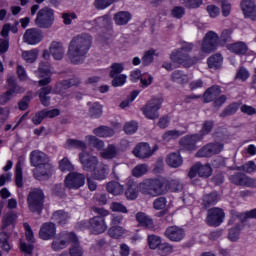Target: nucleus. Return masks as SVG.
Wrapping results in <instances>:
<instances>
[{"label":"nucleus","instance_id":"42","mask_svg":"<svg viewBox=\"0 0 256 256\" xmlns=\"http://www.w3.org/2000/svg\"><path fill=\"white\" fill-rule=\"evenodd\" d=\"M127 233V230L121 226H110L108 230V235L112 237V239H120Z\"/></svg>","mask_w":256,"mask_h":256},{"label":"nucleus","instance_id":"38","mask_svg":"<svg viewBox=\"0 0 256 256\" xmlns=\"http://www.w3.org/2000/svg\"><path fill=\"white\" fill-rule=\"evenodd\" d=\"M218 202H219V195L217 194V192H212L210 194H206L203 196L202 205L203 207L207 208L213 205H217Z\"/></svg>","mask_w":256,"mask_h":256},{"label":"nucleus","instance_id":"61","mask_svg":"<svg viewBox=\"0 0 256 256\" xmlns=\"http://www.w3.org/2000/svg\"><path fill=\"white\" fill-rule=\"evenodd\" d=\"M213 121H205L202 125V129L200 131V133L198 135H200V137H205V135H209V133H211V131H213Z\"/></svg>","mask_w":256,"mask_h":256},{"label":"nucleus","instance_id":"34","mask_svg":"<svg viewBox=\"0 0 256 256\" xmlns=\"http://www.w3.org/2000/svg\"><path fill=\"white\" fill-rule=\"evenodd\" d=\"M106 191L110 193V195L117 197L118 195H123V191H125V189L121 183L117 181H110L106 185Z\"/></svg>","mask_w":256,"mask_h":256},{"label":"nucleus","instance_id":"6","mask_svg":"<svg viewBox=\"0 0 256 256\" xmlns=\"http://www.w3.org/2000/svg\"><path fill=\"white\" fill-rule=\"evenodd\" d=\"M34 23L39 29H51L55 23V10L47 6L41 8L36 14Z\"/></svg>","mask_w":256,"mask_h":256},{"label":"nucleus","instance_id":"43","mask_svg":"<svg viewBox=\"0 0 256 256\" xmlns=\"http://www.w3.org/2000/svg\"><path fill=\"white\" fill-rule=\"evenodd\" d=\"M65 146L66 149H81V151H85V149H87L85 142L77 139H68Z\"/></svg>","mask_w":256,"mask_h":256},{"label":"nucleus","instance_id":"21","mask_svg":"<svg viewBox=\"0 0 256 256\" xmlns=\"http://www.w3.org/2000/svg\"><path fill=\"white\" fill-rule=\"evenodd\" d=\"M164 235L169 239V241L179 243V241H183V239H185V230L178 226H170L166 229Z\"/></svg>","mask_w":256,"mask_h":256},{"label":"nucleus","instance_id":"15","mask_svg":"<svg viewBox=\"0 0 256 256\" xmlns=\"http://www.w3.org/2000/svg\"><path fill=\"white\" fill-rule=\"evenodd\" d=\"M223 143L212 142L202 147L196 154L195 157H213V155H219L223 151Z\"/></svg>","mask_w":256,"mask_h":256},{"label":"nucleus","instance_id":"60","mask_svg":"<svg viewBox=\"0 0 256 256\" xmlns=\"http://www.w3.org/2000/svg\"><path fill=\"white\" fill-rule=\"evenodd\" d=\"M60 83H62L64 90H67V89H71V87H75V85H79L81 83V79L77 77H73L68 80H62L60 81Z\"/></svg>","mask_w":256,"mask_h":256},{"label":"nucleus","instance_id":"52","mask_svg":"<svg viewBox=\"0 0 256 256\" xmlns=\"http://www.w3.org/2000/svg\"><path fill=\"white\" fill-rule=\"evenodd\" d=\"M110 74L109 76L113 79L114 77H119V75H121V73H123V70L125 69V67L123 66L122 63H113L110 66Z\"/></svg>","mask_w":256,"mask_h":256},{"label":"nucleus","instance_id":"44","mask_svg":"<svg viewBox=\"0 0 256 256\" xmlns=\"http://www.w3.org/2000/svg\"><path fill=\"white\" fill-rule=\"evenodd\" d=\"M207 63L210 69H219L223 64V56L221 54H215L208 58Z\"/></svg>","mask_w":256,"mask_h":256},{"label":"nucleus","instance_id":"33","mask_svg":"<svg viewBox=\"0 0 256 256\" xmlns=\"http://www.w3.org/2000/svg\"><path fill=\"white\" fill-rule=\"evenodd\" d=\"M170 80L178 85H187L189 83V76L182 70H176L171 73Z\"/></svg>","mask_w":256,"mask_h":256},{"label":"nucleus","instance_id":"16","mask_svg":"<svg viewBox=\"0 0 256 256\" xmlns=\"http://www.w3.org/2000/svg\"><path fill=\"white\" fill-rule=\"evenodd\" d=\"M213 173V169L211 168V165L209 164H201V162L196 163L194 166L191 167L188 177L190 179H195L197 175L199 177H204V179H207L208 177H211Z\"/></svg>","mask_w":256,"mask_h":256},{"label":"nucleus","instance_id":"46","mask_svg":"<svg viewBox=\"0 0 256 256\" xmlns=\"http://www.w3.org/2000/svg\"><path fill=\"white\" fill-rule=\"evenodd\" d=\"M89 115L94 119H98V117L103 115V106L97 102L93 103L89 108Z\"/></svg>","mask_w":256,"mask_h":256},{"label":"nucleus","instance_id":"26","mask_svg":"<svg viewBox=\"0 0 256 256\" xmlns=\"http://www.w3.org/2000/svg\"><path fill=\"white\" fill-rule=\"evenodd\" d=\"M135 217L140 227H144L150 231H155V223L153 222V219L149 217V215L145 214L144 212H138Z\"/></svg>","mask_w":256,"mask_h":256},{"label":"nucleus","instance_id":"23","mask_svg":"<svg viewBox=\"0 0 256 256\" xmlns=\"http://www.w3.org/2000/svg\"><path fill=\"white\" fill-rule=\"evenodd\" d=\"M241 10L243 11L244 17L256 21V5L253 0H242L240 3Z\"/></svg>","mask_w":256,"mask_h":256},{"label":"nucleus","instance_id":"32","mask_svg":"<svg viewBox=\"0 0 256 256\" xmlns=\"http://www.w3.org/2000/svg\"><path fill=\"white\" fill-rule=\"evenodd\" d=\"M228 51L234 53L235 55H245L249 51V47L245 42L238 41L236 43L229 44L227 46Z\"/></svg>","mask_w":256,"mask_h":256},{"label":"nucleus","instance_id":"13","mask_svg":"<svg viewBox=\"0 0 256 256\" xmlns=\"http://www.w3.org/2000/svg\"><path fill=\"white\" fill-rule=\"evenodd\" d=\"M229 181L232 182L233 185L256 189V178L249 177L241 172H235L234 174L230 175Z\"/></svg>","mask_w":256,"mask_h":256},{"label":"nucleus","instance_id":"51","mask_svg":"<svg viewBox=\"0 0 256 256\" xmlns=\"http://www.w3.org/2000/svg\"><path fill=\"white\" fill-rule=\"evenodd\" d=\"M125 195L130 201H134V199L139 197V190H137V186L135 184L128 185Z\"/></svg>","mask_w":256,"mask_h":256},{"label":"nucleus","instance_id":"4","mask_svg":"<svg viewBox=\"0 0 256 256\" xmlns=\"http://www.w3.org/2000/svg\"><path fill=\"white\" fill-rule=\"evenodd\" d=\"M92 211L97 214L88 220L84 225L87 227L91 235H103L107 231V221L105 217H108L109 210L105 208L92 207Z\"/></svg>","mask_w":256,"mask_h":256},{"label":"nucleus","instance_id":"3","mask_svg":"<svg viewBox=\"0 0 256 256\" xmlns=\"http://www.w3.org/2000/svg\"><path fill=\"white\" fill-rule=\"evenodd\" d=\"M30 163L35 167L33 174L35 179L42 181V179H49L51 175V163H49V156L39 150H34L30 153Z\"/></svg>","mask_w":256,"mask_h":256},{"label":"nucleus","instance_id":"64","mask_svg":"<svg viewBox=\"0 0 256 256\" xmlns=\"http://www.w3.org/2000/svg\"><path fill=\"white\" fill-rule=\"evenodd\" d=\"M59 168L62 171H73L74 167L71 161H69V158H63L59 162Z\"/></svg>","mask_w":256,"mask_h":256},{"label":"nucleus","instance_id":"5","mask_svg":"<svg viewBox=\"0 0 256 256\" xmlns=\"http://www.w3.org/2000/svg\"><path fill=\"white\" fill-rule=\"evenodd\" d=\"M45 204V193L42 189L34 188L27 196V205L31 213H38L40 215L43 211V205Z\"/></svg>","mask_w":256,"mask_h":256},{"label":"nucleus","instance_id":"59","mask_svg":"<svg viewBox=\"0 0 256 256\" xmlns=\"http://www.w3.org/2000/svg\"><path fill=\"white\" fill-rule=\"evenodd\" d=\"M170 15L174 19H183L185 16V8L182 6H175L171 9Z\"/></svg>","mask_w":256,"mask_h":256},{"label":"nucleus","instance_id":"24","mask_svg":"<svg viewBox=\"0 0 256 256\" xmlns=\"http://www.w3.org/2000/svg\"><path fill=\"white\" fill-rule=\"evenodd\" d=\"M153 153H155V150H151V146L145 142L139 143L133 150V155L138 159H149L153 156Z\"/></svg>","mask_w":256,"mask_h":256},{"label":"nucleus","instance_id":"8","mask_svg":"<svg viewBox=\"0 0 256 256\" xmlns=\"http://www.w3.org/2000/svg\"><path fill=\"white\" fill-rule=\"evenodd\" d=\"M217 47H219V34H217L215 31L207 32L202 41L200 57L201 55L203 58L205 57L203 53L209 55V53L217 51Z\"/></svg>","mask_w":256,"mask_h":256},{"label":"nucleus","instance_id":"41","mask_svg":"<svg viewBox=\"0 0 256 256\" xmlns=\"http://www.w3.org/2000/svg\"><path fill=\"white\" fill-rule=\"evenodd\" d=\"M17 223V214L15 212H8L2 219V229H7L10 225Z\"/></svg>","mask_w":256,"mask_h":256},{"label":"nucleus","instance_id":"39","mask_svg":"<svg viewBox=\"0 0 256 256\" xmlns=\"http://www.w3.org/2000/svg\"><path fill=\"white\" fill-rule=\"evenodd\" d=\"M237 111H239V104L232 103L222 110V112L219 114V117L225 119L226 117H231V115H235Z\"/></svg>","mask_w":256,"mask_h":256},{"label":"nucleus","instance_id":"29","mask_svg":"<svg viewBox=\"0 0 256 256\" xmlns=\"http://www.w3.org/2000/svg\"><path fill=\"white\" fill-rule=\"evenodd\" d=\"M50 53L56 61H61L65 57V47L61 42H52L50 45Z\"/></svg>","mask_w":256,"mask_h":256},{"label":"nucleus","instance_id":"9","mask_svg":"<svg viewBox=\"0 0 256 256\" xmlns=\"http://www.w3.org/2000/svg\"><path fill=\"white\" fill-rule=\"evenodd\" d=\"M162 105L163 98H152L141 108V111L146 119L154 121L155 119H159V109H161Z\"/></svg>","mask_w":256,"mask_h":256},{"label":"nucleus","instance_id":"45","mask_svg":"<svg viewBox=\"0 0 256 256\" xmlns=\"http://www.w3.org/2000/svg\"><path fill=\"white\" fill-rule=\"evenodd\" d=\"M119 153V150H117V147H115L114 145H108V147L106 149H104L101 152V157L103 159H115V157H117Z\"/></svg>","mask_w":256,"mask_h":256},{"label":"nucleus","instance_id":"54","mask_svg":"<svg viewBox=\"0 0 256 256\" xmlns=\"http://www.w3.org/2000/svg\"><path fill=\"white\" fill-rule=\"evenodd\" d=\"M86 141H88L89 145H92V147H95L96 149H103V147H105V142L95 136H86Z\"/></svg>","mask_w":256,"mask_h":256},{"label":"nucleus","instance_id":"10","mask_svg":"<svg viewBox=\"0 0 256 256\" xmlns=\"http://www.w3.org/2000/svg\"><path fill=\"white\" fill-rule=\"evenodd\" d=\"M170 59L173 61V63H178L179 65H184V67H192V65H195V63H199L201 59H203V56L199 57H189V54H186L183 52V50L178 49L174 50L170 54Z\"/></svg>","mask_w":256,"mask_h":256},{"label":"nucleus","instance_id":"50","mask_svg":"<svg viewBox=\"0 0 256 256\" xmlns=\"http://www.w3.org/2000/svg\"><path fill=\"white\" fill-rule=\"evenodd\" d=\"M149 171V166L147 164H138L132 170L133 177H143Z\"/></svg>","mask_w":256,"mask_h":256},{"label":"nucleus","instance_id":"49","mask_svg":"<svg viewBox=\"0 0 256 256\" xmlns=\"http://www.w3.org/2000/svg\"><path fill=\"white\" fill-rule=\"evenodd\" d=\"M181 135H185V132H181L179 130H169L163 134L162 139L169 142L172 141V139H179Z\"/></svg>","mask_w":256,"mask_h":256},{"label":"nucleus","instance_id":"58","mask_svg":"<svg viewBox=\"0 0 256 256\" xmlns=\"http://www.w3.org/2000/svg\"><path fill=\"white\" fill-rule=\"evenodd\" d=\"M110 209L114 213H124V214L129 213V210H127V207L120 202H112L110 204Z\"/></svg>","mask_w":256,"mask_h":256},{"label":"nucleus","instance_id":"18","mask_svg":"<svg viewBox=\"0 0 256 256\" xmlns=\"http://www.w3.org/2000/svg\"><path fill=\"white\" fill-rule=\"evenodd\" d=\"M65 185L68 189H79L85 185V176L81 173L71 172L65 178Z\"/></svg>","mask_w":256,"mask_h":256},{"label":"nucleus","instance_id":"19","mask_svg":"<svg viewBox=\"0 0 256 256\" xmlns=\"http://www.w3.org/2000/svg\"><path fill=\"white\" fill-rule=\"evenodd\" d=\"M39 80L38 84L40 87H45V85H49L51 83V66L49 62H41L37 71Z\"/></svg>","mask_w":256,"mask_h":256},{"label":"nucleus","instance_id":"27","mask_svg":"<svg viewBox=\"0 0 256 256\" xmlns=\"http://www.w3.org/2000/svg\"><path fill=\"white\" fill-rule=\"evenodd\" d=\"M91 177L95 181H105L107 175H109V166L105 164H99L91 172Z\"/></svg>","mask_w":256,"mask_h":256},{"label":"nucleus","instance_id":"7","mask_svg":"<svg viewBox=\"0 0 256 256\" xmlns=\"http://www.w3.org/2000/svg\"><path fill=\"white\" fill-rule=\"evenodd\" d=\"M51 93H53V95H63V93H65V88L63 87V84L61 82H58L55 84L54 87L46 86L42 87L39 90L38 96L40 102L42 103V105H44V107H49V105H51V97H49Z\"/></svg>","mask_w":256,"mask_h":256},{"label":"nucleus","instance_id":"40","mask_svg":"<svg viewBox=\"0 0 256 256\" xmlns=\"http://www.w3.org/2000/svg\"><path fill=\"white\" fill-rule=\"evenodd\" d=\"M93 133L98 137H113L115 135V130L107 126H100L94 129Z\"/></svg>","mask_w":256,"mask_h":256},{"label":"nucleus","instance_id":"53","mask_svg":"<svg viewBox=\"0 0 256 256\" xmlns=\"http://www.w3.org/2000/svg\"><path fill=\"white\" fill-rule=\"evenodd\" d=\"M173 253V245L164 242L158 247V255L169 256Z\"/></svg>","mask_w":256,"mask_h":256},{"label":"nucleus","instance_id":"31","mask_svg":"<svg viewBox=\"0 0 256 256\" xmlns=\"http://www.w3.org/2000/svg\"><path fill=\"white\" fill-rule=\"evenodd\" d=\"M230 213H231V219L229 221V225H232L235 219H239L240 221H244V219H256V208L249 212H246L245 214L239 213L235 210H231Z\"/></svg>","mask_w":256,"mask_h":256},{"label":"nucleus","instance_id":"22","mask_svg":"<svg viewBox=\"0 0 256 256\" xmlns=\"http://www.w3.org/2000/svg\"><path fill=\"white\" fill-rule=\"evenodd\" d=\"M56 234L57 226H55V223L53 222L44 223L39 231V237L40 239H43V241H49V239H53Z\"/></svg>","mask_w":256,"mask_h":256},{"label":"nucleus","instance_id":"1","mask_svg":"<svg viewBox=\"0 0 256 256\" xmlns=\"http://www.w3.org/2000/svg\"><path fill=\"white\" fill-rule=\"evenodd\" d=\"M93 45V38L89 34L74 36L68 45L67 57L73 65H81L87 59V53Z\"/></svg>","mask_w":256,"mask_h":256},{"label":"nucleus","instance_id":"56","mask_svg":"<svg viewBox=\"0 0 256 256\" xmlns=\"http://www.w3.org/2000/svg\"><path fill=\"white\" fill-rule=\"evenodd\" d=\"M238 171H244V173H255L256 171V164L254 161H248L240 167H237Z\"/></svg>","mask_w":256,"mask_h":256},{"label":"nucleus","instance_id":"48","mask_svg":"<svg viewBox=\"0 0 256 256\" xmlns=\"http://www.w3.org/2000/svg\"><path fill=\"white\" fill-rule=\"evenodd\" d=\"M38 53L39 51H37V49L24 51L22 52V58L24 59V61H26V63H35V61H37Z\"/></svg>","mask_w":256,"mask_h":256},{"label":"nucleus","instance_id":"12","mask_svg":"<svg viewBox=\"0 0 256 256\" xmlns=\"http://www.w3.org/2000/svg\"><path fill=\"white\" fill-rule=\"evenodd\" d=\"M77 241V235L73 232H61L58 237L52 242V249L54 251H63L67 249L69 243Z\"/></svg>","mask_w":256,"mask_h":256},{"label":"nucleus","instance_id":"14","mask_svg":"<svg viewBox=\"0 0 256 256\" xmlns=\"http://www.w3.org/2000/svg\"><path fill=\"white\" fill-rule=\"evenodd\" d=\"M225 219V212L221 208H211L207 212L206 223L209 227H219Z\"/></svg>","mask_w":256,"mask_h":256},{"label":"nucleus","instance_id":"63","mask_svg":"<svg viewBox=\"0 0 256 256\" xmlns=\"http://www.w3.org/2000/svg\"><path fill=\"white\" fill-rule=\"evenodd\" d=\"M153 57H155V50L146 51L142 57V64L144 66L151 65L153 63Z\"/></svg>","mask_w":256,"mask_h":256},{"label":"nucleus","instance_id":"20","mask_svg":"<svg viewBox=\"0 0 256 256\" xmlns=\"http://www.w3.org/2000/svg\"><path fill=\"white\" fill-rule=\"evenodd\" d=\"M199 141H203V136L199 134H192L182 137L179 140V144L184 149H187V151H195V149H197V143H199Z\"/></svg>","mask_w":256,"mask_h":256},{"label":"nucleus","instance_id":"11","mask_svg":"<svg viewBox=\"0 0 256 256\" xmlns=\"http://www.w3.org/2000/svg\"><path fill=\"white\" fill-rule=\"evenodd\" d=\"M7 83L8 90L0 96V105H7L18 93H25V89L15 82V77H8Z\"/></svg>","mask_w":256,"mask_h":256},{"label":"nucleus","instance_id":"62","mask_svg":"<svg viewBox=\"0 0 256 256\" xmlns=\"http://www.w3.org/2000/svg\"><path fill=\"white\" fill-rule=\"evenodd\" d=\"M161 237L156 235H150L148 236V245L150 249H159V246L161 245Z\"/></svg>","mask_w":256,"mask_h":256},{"label":"nucleus","instance_id":"37","mask_svg":"<svg viewBox=\"0 0 256 256\" xmlns=\"http://www.w3.org/2000/svg\"><path fill=\"white\" fill-rule=\"evenodd\" d=\"M11 251V244H9V234L0 232V256L3 253H9Z\"/></svg>","mask_w":256,"mask_h":256},{"label":"nucleus","instance_id":"30","mask_svg":"<svg viewBox=\"0 0 256 256\" xmlns=\"http://www.w3.org/2000/svg\"><path fill=\"white\" fill-rule=\"evenodd\" d=\"M221 95V87L214 85L208 88L203 95L204 103H211Z\"/></svg>","mask_w":256,"mask_h":256},{"label":"nucleus","instance_id":"47","mask_svg":"<svg viewBox=\"0 0 256 256\" xmlns=\"http://www.w3.org/2000/svg\"><path fill=\"white\" fill-rule=\"evenodd\" d=\"M15 183L17 187H23V166L21 164V160L16 164Z\"/></svg>","mask_w":256,"mask_h":256},{"label":"nucleus","instance_id":"36","mask_svg":"<svg viewBox=\"0 0 256 256\" xmlns=\"http://www.w3.org/2000/svg\"><path fill=\"white\" fill-rule=\"evenodd\" d=\"M131 18H132L131 13L127 11H120L114 14L113 20L117 25L121 26V25H127V23L131 21Z\"/></svg>","mask_w":256,"mask_h":256},{"label":"nucleus","instance_id":"25","mask_svg":"<svg viewBox=\"0 0 256 256\" xmlns=\"http://www.w3.org/2000/svg\"><path fill=\"white\" fill-rule=\"evenodd\" d=\"M23 40L25 43H28V45H37L43 40V35L39 30L31 28L26 30Z\"/></svg>","mask_w":256,"mask_h":256},{"label":"nucleus","instance_id":"2","mask_svg":"<svg viewBox=\"0 0 256 256\" xmlns=\"http://www.w3.org/2000/svg\"><path fill=\"white\" fill-rule=\"evenodd\" d=\"M138 190L145 197L167 195L169 191V180L163 177L145 179L138 185Z\"/></svg>","mask_w":256,"mask_h":256},{"label":"nucleus","instance_id":"57","mask_svg":"<svg viewBox=\"0 0 256 256\" xmlns=\"http://www.w3.org/2000/svg\"><path fill=\"white\" fill-rule=\"evenodd\" d=\"M72 246L69 249L70 256H83V248L79 245V242L76 241L72 242Z\"/></svg>","mask_w":256,"mask_h":256},{"label":"nucleus","instance_id":"17","mask_svg":"<svg viewBox=\"0 0 256 256\" xmlns=\"http://www.w3.org/2000/svg\"><path fill=\"white\" fill-rule=\"evenodd\" d=\"M79 159L83 171L87 173H91L99 165V159L85 151L79 154Z\"/></svg>","mask_w":256,"mask_h":256},{"label":"nucleus","instance_id":"35","mask_svg":"<svg viewBox=\"0 0 256 256\" xmlns=\"http://www.w3.org/2000/svg\"><path fill=\"white\" fill-rule=\"evenodd\" d=\"M70 219L71 216L69 215V213L63 210H57L52 215V220H54L55 223H58V225H67Z\"/></svg>","mask_w":256,"mask_h":256},{"label":"nucleus","instance_id":"28","mask_svg":"<svg viewBox=\"0 0 256 256\" xmlns=\"http://www.w3.org/2000/svg\"><path fill=\"white\" fill-rule=\"evenodd\" d=\"M166 164L172 169H177L183 165V157L179 152H172L166 156Z\"/></svg>","mask_w":256,"mask_h":256},{"label":"nucleus","instance_id":"55","mask_svg":"<svg viewBox=\"0 0 256 256\" xmlns=\"http://www.w3.org/2000/svg\"><path fill=\"white\" fill-rule=\"evenodd\" d=\"M171 189L174 193L183 191V183L179 179L168 180V190Z\"/></svg>","mask_w":256,"mask_h":256}]
</instances>
